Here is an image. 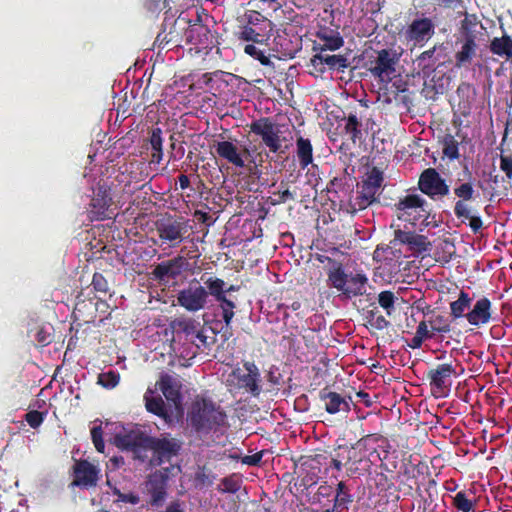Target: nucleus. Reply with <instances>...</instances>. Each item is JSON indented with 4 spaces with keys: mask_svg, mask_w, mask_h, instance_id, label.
Returning <instances> with one entry per match:
<instances>
[{
    "mask_svg": "<svg viewBox=\"0 0 512 512\" xmlns=\"http://www.w3.org/2000/svg\"><path fill=\"white\" fill-rule=\"evenodd\" d=\"M242 480L236 474H231L227 477H224L221 480V484L217 487V490L220 493H231L234 494L238 492L241 488Z\"/></svg>",
    "mask_w": 512,
    "mask_h": 512,
    "instance_id": "obj_38",
    "label": "nucleus"
},
{
    "mask_svg": "<svg viewBox=\"0 0 512 512\" xmlns=\"http://www.w3.org/2000/svg\"><path fill=\"white\" fill-rule=\"evenodd\" d=\"M250 132L259 136L272 153H278L285 138L281 137L280 125L270 117H261L250 124Z\"/></svg>",
    "mask_w": 512,
    "mask_h": 512,
    "instance_id": "obj_8",
    "label": "nucleus"
},
{
    "mask_svg": "<svg viewBox=\"0 0 512 512\" xmlns=\"http://www.w3.org/2000/svg\"><path fill=\"white\" fill-rule=\"evenodd\" d=\"M328 284L335 288L345 299L362 296L366 293L368 278L360 272L346 273L342 264L338 263L328 272Z\"/></svg>",
    "mask_w": 512,
    "mask_h": 512,
    "instance_id": "obj_3",
    "label": "nucleus"
},
{
    "mask_svg": "<svg viewBox=\"0 0 512 512\" xmlns=\"http://www.w3.org/2000/svg\"><path fill=\"white\" fill-rule=\"evenodd\" d=\"M91 439L98 452H104L105 443L103 440V431L100 426H95L91 429Z\"/></svg>",
    "mask_w": 512,
    "mask_h": 512,
    "instance_id": "obj_50",
    "label": "nucleus"
},
{
    "mask_svg": "<svg viewBox=\"0 0 512 512\" xmlns=\"http://www.w3.org/2000/svg\"><path fill=\"white\" fill-rule=\"evenodd\" d=\"M151 451L150 450V447L148 446H139V447H134L131 452L133 454V458L135 460H138L140 461L141 463H145V462H149L150 460V457L148 455V452Z\"/></svg>",
    "mask_w": 512,
    "mask_h": 512,
    "instance_id": "obj_55",
    "label": "nucleus"
},
{
    "mask_svg": "<svg viewBox=\"0 0 512 512\" xmlns=\"http://www.w3.org/2000/svg\"><path fill=\"white\" fill-rule=\"evenodd\" d=\"M184 256L178 255L172 259L157 264L151 272L152 278L159 283H167L170 279L178 278L188 267Z\"/></svg>",
    "mask_w": 512,
    "mask_h": 512,
    "instance_id": "obj_13",
    "label": "nucleus"
},
{
    "mask_svg": "<svg viewBox=\"0 0 512 512\" xmlns=\"http://www.w3.org/2000/svg\"><path fill=\"white\" fill-rule=\"evenodd\" d=\"M363 460V457L360 455L358 456L356 452L353 453V455H349L348 460L346 462V465L348 466L347 471L349 475H354L358 472V464L361 463Z\"/></svg>",
    "mask_w": 512,
    "mask_h": 512,
    "instance_id": "obj_58",
    "label": "nucleus"
},
{
    "mask_svg": "<svg viewBox=\"0 0 512 512\" xmlns=\"http://www.w3.org/2000/svg\"><path fill=\"white\" fill-rule=\"evenodd\" d=\"M311 64L314 67L326 65L329 70H337L339 72H344L350 65L345 55H328L321 52L311 58Z\"/></svg>",
    "mask_w": 512,
    "mask_h": 512,
    "instance_id": "obj_25",
    "label": "nucleus"
},
{
    "mask_svg": "<svg viewBox=\"0 0 512 512\" xmlns=\"http://www.w3.org/2000/svg\"><path fill=\"white\" fill-rule=\"evenodd\" d=\"M148 447L152 452L149 460L151 467L161 466L165 462H171L178 457L183 447V441L170 433H162L158 437L151 436Z\"/></svg>",
    "mask_w": 512,
    "mask_h": 512,
    "instance_id": "obj_5",
    "label": "nucleus"
},
{
    "mask_svg": "<svg viewBox=\"0 0 512 512\" xmlns=\"http://www.w3.org/2000/svg\"><path fill=\"white\" fill-rule=\"evenodd\" d=\"M166 493L163 488L157 489L152 493V504H158L165 497Z\"/></svg>",
    "mask_w": 512,
    "mask_h": 512,
    "instance_id": "obj_62",
    "label": "nucleus"
},
{
    "mask_svg": "<svg viewBox=\"0 0 512 512\" xmlns=\"http://www.w3.org/2000/svg\"><path fill=\"white\" fill-rule=\"evenodd\" d=\"M205 288H207L208 296L211 295L217 300L218 298L226 295V283L220 278H208L204 281Z\"/></svg>",
    "mask_w": 512,
    "mask_h": 512,
    "instance_id": "obj_39",
    "label": "nucleus"
},
{
    "mask_svg": "<svg viewBox=\"0 0 512 512\" xmlns=\"http://www.w3.org/2000/svg\"><path fill=\"white\" fill-rule=\"evenodd\" d=\"M238 39L243 41H251L253 43H262L263 39L260 33L250 26H244L238 34Z\"/></svg>",
    "mask_w": 512,
    "mask_h": 512,
    "instance_id": "obj_48",
    "label": "nucleus"
},
{
    "mask_svg": "<svg viewBox=\"0 0 512 512\" xmlns=\"http://www.w3.org/2000/svg\"><path fill=\"white\" fill-rule=\"evenodd\" d=\"M188 422L196 433L208 435L227 425V414L221 406L203 398L192 404Z\"/></svg>",
    "mask_w": 512,
    "mask_h": 512,
    "instance_id": "obj_1",
    "label": "nucleus"
},
{
    "mask_svg": "<svg viewBox=\"0 0 512 512\" xmlns=\"http://www.w3.org/2000/svg\"><path fill=\"white\" fill-rule=\"evenodd\" d=\"M368 324L376 330H384L390 326V322L378 311L371 310L367 315Z\"/></svg>",
    "mask_w": 512,
    "mask_h": 512,
    "instance_id": "obj_41",
    "label": "nucleus"
},
{
    "mask_svg": "<svg viewBox=\"0 0 512 512\" xmlns=\"http://www.w3.org/2000/svg\"><path fill=\"white\" fill-rule=\"evenodd\" d=\"M46 415L47 412L31 410L25 414V420L31 428L36 429L43 423Z\"/></svg>",
    "mask_w": 512,
    "mask_h": 512,
    "instance_id": "obj_49",
    "label": "nucleus"
},
{
    "mask_svg": "<svg viewBox=\"0 0 512 512\" xmlns=\"http://www.w3.org/2000/svg\"><path fill=\"white\" fill-rule=\"evenodd\" d=\"M429 325L436 335L448 334L452 330L451 320L441 314H435L428 319Z\"/></svg>",
    "mask_w": 512,
    "mask_h": 512,
    "instance_id": "obj_35",
    "label": "nucleus"
},
{
    "mask_svg": "<svg viewBox=\"0 0 512 512\" xmlns=\"http://www.w3.org/2000/svg\"><path fill=\"white\" fill-rule=\"evenodd\" d=\"M319 399L324 402L325 410L329 414L348 413L350 411L349 402L337 392L330 391L327 387L320 390Z\"/></svg>",
    "mask_w": 512,
    "mask_h": 512,
    "instance_id": "obj_22",
    "label": "nucleus"
},
{
    "mask_svg": "<svg viewBox=\"0 0 512 512\" xmlns=\"http://www.w3.org/2000/svg\"><path fill=\"white\" fill-rule=\"evenodd\" d=\"M119 375L114 371L103 372L98 375V383L104 388H114L119 383Z\"/></svg>",
    "mask_w": 512,
    "mask_h": 512,
    "instance_id": "obj_47",
    "label": "nucleus"
},
{
    "mask_svg": "<svg viewBox=\"0 0 512 512\" xmlns=\"http://www.w3.org/2000/svg\"><path fill=\"white\" fill-rule=\"evenodd\" d=\"M200 22V16L197 17ZM184 39L186 44L194 45L199 50L210 48L213 36L207 25L194 23L184 28Z\"/></svg>",
    "mask_w": 512,
    "mask_h": 512,
    "instance_id": "obj_15",
    "label": "nucleus"
},
{
    "mask_svg": "<svg viewBox=\"0 0 512 512\" xmlns=\"http://www.w3.org/2000/svg\"><path fill=\"white\" fill-rule=\"evenodd\" d=\"M91 285L97 292L106 293L109 290L108 282L101 273H94Z\"/></svg>",
    "mask_w": 512,
    "mask_h": 512,
    "instance_id": "obj_52",
    "label": "nucleus"
},
{
    "mask_svg": "<svg viewBox=\"0 0 512 512\" xmlns=\"http://www.w3.org/2000/svg\"><path fill=\"white\" fill-rule=\"evenodd\" d=\"M195 481L200 486L210 485L212 484V480L209 478V475L206 473L205 468H199L195 473Z\"/></svg>",
    "mask_w": 512,
    "mask_h": 512,
    "instance_id": "obj_60",
    "label": "nucleus"
},
{
    "mask_svg": "<svg viewBox=\"0 0 512 512\" xmlns=\"http://www.w3.org/2000/svg\"><path fill=\"white\" fill-rule=\"evenodd\" d=\"M107 485L112 488L113 495L117 496L116 502L129 503L132 505H137L140 502V497L137 494L133 492L123 493L116 486H112L110 481H107Z\"/></svg>",
    "mask_w": 512,
    "mask_h": 512,
    "instance_id": "obj_42",
    "label": "nucleus"
},
{
    "mask_svg": "<svg viewBox=\"0 0 512 512\" xmlns=\"http://www.w3.org/2000/svg\"><path fill=\"white\" fill-rule=\"evenodd\" d=\"M453 506L461 512H472L475 507V499L470 498L466 491H459L453 497Z\"/></svg>",
    "mask_w": 512,
    "mask_h": 512,
    "instance_id": "obj_37",
    "label": "nucleus"
},
{
    "mask_svg": "<svg viewBox=\"0 0 512 512\" xmlns=\"http://www.w3.org/2000/svg\"><path fill=\"white\" fill-rule=\"evenodd\" d=\"M145 407L148 412L164 419H170V414L166 408L163 399L160 396H154L153 392L148 390L144 395Z\"/></svg>",
    "mask_w": 512,
    "mask_h": 512,
    "instance_id": "obj_28",
    "label": "nucleus"
},
{
    "mask_svg": "<svg viewBox=\"0 0 512 512\" xmlns=\"http://www.w3.org/2000/svg\"><path fill=\"white\" fill-rule=\"evenodd\" d=\"M113 205L111 187L105 182L98 183L87 209L89 219L91 221L112 219L116 215V208Z\"/></svg>",
    "mask_w": 512,
    "mask_h": 512,
    "instance_id": "obj_7",
    "label": "nucleus"
},
{
    "mask_svg": "<svg viewBox=\"0 0 512 512\" xmlns=\"http://www.w3.org/2000/svg\"><path fill=\"white\" fill-rule=\"evenodd\" d=\"M150 437L142 431L132 430L123 434H117L115 443L122 450L131 451L134 447L148 446Z\"/></svg>",
    "mask_w": 512,
    "mask_h": 512,
    "instance_id": "obj_24",
    "label": "nucleus"
},
{
    "mask_svg": "<svg viewBox=\"0 0 512 512\" xmlns=\"http://www.w3.org/2000/svg\"><path fill=\"white\" fill-rule=\"evenodd\" d=\"M36 340L42 347L49 345L53 340V335L48 332L44 327L38 328L36 332Z\"/></svg>",
    "mask_w": 512,
    "mask_h": 512,
    "instance_id": "obj_57",
    "label": "nucleus"
},
{
    "mask_svg": "<svg viewBox=\"0 0 512 512\" xmlns=\"http://www.w3.org/2000/svg\"><path fill=\"white\" fill-rule=\"evenodd\" d=\"M436 45L431 49H428L422 52L416 59L418 66L422 69L433 68L436 64V59L434 58V54L436 52Z\"/></svg>",
    "mask_w": 512,
    "mask_h": 512,
    "instance_id": "obj_43",
    "label": "nucleus"
},
{
    "mask_svg": "<svg viewBox=\"0 0 512 512\" xmlns=\"http://www.w3.org/2000/svg\"><path fill=\"white\" fill-rule=\"evenodd\" d=\"M182 31H184V27H179V22L175 21L168 32H166L165 28L159 32L154 41V45L159 48H165L169 44H173L174 46H180L182 43Z\"/></svg>",
    "mask_w": 512,
    "mask_h": 512,
    "instance_id": "obj_26",
    "label": "nucleus"
},
{
    "mask_svg": "<svg viewBox=\"0 0 512 512\" xmlns=\"http://www.w3.org/2000/svg\"><path fill=\"white\" fill-rule=\"evenodd\" d=\"M454 194L459 198L458 201H467L473 199L474 188L472 183L465 182L454 188Z\"/></svg>",
    "mask_w": 512,
    "mask_h": 512,
    "instance_id": "obj_44",
    "label": "nucleus"
},
{
    "mask_svg": "<svg viewBox=\"0 0 512 512\" xmlns=\"http://www.w3.org/2000/svg\"><path fill=\"white\" fill-rule=\"evenodd\" d=\"M428 325V320H423L418 324L416 328V334L420 336L423 340L432 339L436 336L432 328H428Z\"/></svg>",
    "mask_w": 512,
    "mask_h": 512,
    "instance_id": "obj_53",
    "label": "nucleus"
},
{
    "mask_svg": "<svg viewBox=\"0 0 512 512\" xmlns=\"http://www.w3.org/2000/svg\"><path fill=\"white\" fill-rule=\"evenodd\" d=\"M454 214L462 222L469 220V227L474 233H478L483 227V221L479 215L472 213V208L464 201H456Z\"/></svg>",
    "mask_w": 512,
    "mask_h": 512,
    "instance_id": "obj_27",
    "label": "nucleus"
},
{
    "mask_svg": "<svg viewBox=\"0 0 512 512\" xmlns=\"http://www.w3.org/2000/svg\"><path fill=\"white\" fill-rule=\"evenodd\" d=\"M472 298L467 292L461 290L456 300L450 303V316L453 320L459 318L466 319V311L471 308Z\"/></svg>",
    "mask_w": 512,
    "mask_h": 512,
    "instance_id": "obj_29",
    "label": "nucleus"
},
{
    "mask_svg": "<svg viewBox=\"0 0 512 512\" xmlns=\"http://www.w3.org/2000/svg\"><path fill=\"white\" fill-rule=\"evenodd\" d=\"M398 220L410 224L420 231L429 225L430 210L427 201L418 194H407L393 206Z\"/></svg>",
    "mask_w": 512,
    "mask_h": 512,
    "instance_id": "obj_2",
    "label": "nucleus"
},
{
    "mask_svg": "<svg viewBox=\"0 0 512 512\" xmlns=\"http://www.w3.org/2000/svg\"><path fill=\"white\" fill-rule=\"evenodd\" d=\"M208 300V292L196 280L177 294L178 305L189 312H197L205 308Z\"/></svg>",
    "mask_w": 512,
    "mask_h": 512,
    "instance_id": "obj_11",
    "label": "nucleus"
},
{
    "mask_svg": "<svg viewBox=\"0 0 512 512\" xmlns=\"http://www.w3.org/2000/svg\"><path fill=\"white\" fill-rule=\"evenodd\" d=\"M216 301L219 302V306L222 310V318L225 323V326L230 327L232 319L235 315V303L232 300L228 299L226 295L218 298Z\"/></svg>",
    "mask_w": 512,
    "mask_h": 512,
    "instance_id": "obj_40",
    "label": "nucleus"
},
{
    "mask_svg": "<svg viewBox=\"0 0 512 512\" xmlns=\"http://www.w3.org/2000/svg\"><path fill=\"white\" fill-rule=\"evenodd\" d=\"M397 62L398 57L394 51L382 49L377 52L374 65L370 67L369 71L376 78H390L396 72L395 65Z\"/></svg>",
    "mask_w": 512,
    "mask_h": 512,
    "instance_id": "obj_16",
    "label": "nucleus"
},
{
    "mask_svg": "<svg viewBox=\"0 0 512 512\" xmlns=\"http://www.w3.org/2000/svg\"><path fill=\"white\" fill-rule=\"evenodd\" d=\"M418 188L431 199L447 196L450 191L445 179L434 168H427L420 174Z\"/></svg>",
    "mask_w": 512,
    "mask_h": 512,
    "instance_id": "obj_12",
    "label": "nucleus"
},
{
    "mask_svg": "<svg viewBox=\"0 0 512 512\" xmlns=\"http://www.w3.org/2000/svg\"><path fill=\"white\" fill-rule=\"evenodd\" d=\"M353 502V497L346 484L341 481L337 484L336 495L334 499V510H348V505Z\"/></svg>",
    "mask_w": 512,
    "mask_h": 512,
    "instance_id": "obj_34",
    "label": "nucleus"
},
{
    "mask_svg": "<svg viewBox=\"0 0 512 512\" xmlns=\"http://www.w3.org/2000/svg\"><path fill=\"white\" fill-rule=\"evenodd\" d=\"M362 123L358 120L356 114L350 113L347 117L344 118V132L348 136V139L352 141L353 144L356 143L357 140L362 138Z\"/></svg>",
    "mask_w": 512,
    "mask_h": 512,
    "instance_id": "obj_32",
    "label": "nucleus"
},
{
    "mask_svg": "<svg viewBox=\"0 0 512 512\" xmlns=\"http://www.w3.org/2000/svg\"><path fill=\"white\" fill-rule=\"evenodd\" d=\"M100 470L87 460L76 461L73 466V485L78 487H95L99 480Z\"/></svg>",
    "mask_w": 512,
    "mask_h": 512,
    "instance_id": "obj_14",
    "label": "nucleus"
},
{
    "mask_svg": "<svg viewBox=\"0 0 512 512\" xmlns=\"http://www.w3.org/2000/svg\"><path fill=\"white\" fill-rule=\"evenodd\" d=\"M296 153L302 169L307 168L313 162V146L308 138L299 136L296 139Z\"/></svg>",
    "mask_w": 512,
    "mask_h": 512,
    "instance_id": "obj_30",
    "label": "nucleus"
},
{
    "mask_svg": "<svg viewBox=\"0 0 512 512\" xmlns=\"http://www.w3.org/2000/svg\"><path fill=\"white\" fill-rule=\"evenodd\" d=\"M244 52L255 60H258L264 66H269L271 64L270 58L266 56L264 52L258 49L254 44L245 45Z\"/></svg>",
    "mask_w": 512,
    "mask_h": 512,
    "instance_id": "obj_45",
    "label": "nucleus"
},
{
    "mask_svg": "<svg viewBox=\"0 0 512 512\" xmlns=\"http://www.w3.org/2000/svg\"><path fill=\"white\" fill-rule=\"evenodd\" d=\"M149 142L153 151L163 149L162 131L160 128H154L152 130Z\"/></svg>",
    "mask_w": 512,
    "mask_h": 512,
    "instance_id": "obj_54",
    "label": "nucleus"
},
{
    "mask_svg": "<svg viewBox=\"0 0 512 512\" xmlns=\"http://www.w3.org/2000/svg\"><path fill=\"white\" fill-rule=\"evenodd\" d=\"M462 30L464 34V41L461 49L455 54V61L457 67H462L466 64L471 63L473 57L476 55V36L473 31L468 28L467 21L464 20L462 23Z\"/></svg>",
    "mask_w": 512,
    "mask_h": 512,
    "instance_id": "obj_20",
    "label": "nucleus"
},
{
    "mask_svg": "<svg viewBox=\"0 0 512 512\" xmlns=\"http://www.w3.org/2000/svg\"><path fill=\"white\" fill-rule=\"evenodd\" d=\"M179 326L182 328L183 332L187 335L196 334V321L192 319L183 320L179 322Z\"/></svg>",
    "mask_w": 512,
    "mask_h": 512,
    "instance_id": "obj_61",
    "label": "nucleus"
},
{
    "mask_svg": "<svg viewBox=\"0 0 512 512\" xmlns=\"http://www.w3.org/2000/svg\"><path fill=\"white\" fill-rule=\"evenodd\" d=\"M159 389L167 399V401L172 402L177 405L181 401V395L176 385L173 382V379L169 375H164L161 377L158 382Z\"/></svg>",
    "mask_w": 512,
    "mask_h": 512,
    "instance_id": "obj_31",
    "label": "nucleus"
},
{
    "mask_svg": "<svg viewBox=\"0 0 512 512\" xmlns=\"http://www.w3.org/2000/svg\"><path fill=\"white\" fill-rule=\"evenodd\" d=\"M456 375V369L451 363H443L430 369L427 379L432 389L442 392L444 388L451 385V378Z\"/></svg>",
    "mask_w": 512,
    "mask_h": 512,
    "instance_id": "obj_19",
    "label": "nucleus"
},
{
    "mask_svg": "<svg viewBox=\"0 0 512 512\" xmlns=\"http://www.w3.org/2000/svg\"><path fill=\"white\" fill-rule=\"evenodd\" d=\"M191 226L184 217L167 216L156 222V232L163 244L177 247L189 234Z\"/></svg>",
    "mask_w": 512,
    "mask_h": 512,
    "instance_id": "obj_6",
    "label": "nucleus"
},
{
    "mask_svg": "<svg viewBox=\"0 0 512 512\" xmlns=\"http://www.w3.org/2000/svg\"><path fill=\"white\" fill-rule=\"evenodd\" d=\"M214 148L218 157L236 168L247 167V162L254 163L249 148L238 146L237 141H218L214 144Z\"/></svg>",
    "mask_w": 512,
    "mask_h": 512,
    "instance_id": "obj_9",
    "label": "nucleus"
},
{
    "mask_svg": "<svg viewBox=\"0 0 512 512\" xmlns=\"http://www.w3.org/2000/svg\"><path fill=\"white\" fill-rule=\"evenodd\" d=\"M435 34V23L429 17H417L403 31L405 40L414 46L423 47Z\"/></svg>",
    "mask_w": 512,
    "mask_h": 512,
    "instance_id": "obj_10",
    "label": "nucleus"
},
{
    "mask_svg": "<svg viewBox=\"0 0 512 512\" xmlns=\"http://www.w3.org/2000/svg\"><path fill=\"white\" fill-rule=\"evenodd\" d=\"M317 38L322 42L314 45L313 50L323 53L326 50L335 51L344 45V39L338 31L332 29H321L316 34Z\"/></svg>",
    "mask_w": 512,
    "mask_h": 512,
    "instance_id": "obj_23",
    "label": "nucleus"
},
{
    "mask_svg": "<svg viewBox=\"0 0 512 512\" xmlns=\"http://www.w3.org/2000/svg\"><path fill=\"white\" fill-rule=\"evenodd\" d=\"M263 451L257 452L253 455H246L241 458L242 464L248 465V466H258L262 460L263 457Z\"/></svg>",
    "mask_w": 512,
    "mask_h": 512,
    "instance_id": "obj_59",
    "label": "nucleus"
},
{
    "mask_svg": "<svg viewBox=\"0 0 512 512\" xmlns=\"http://www.w3.org/2000/svg\"><path fill=\"white\" fill-rule=\"evenodd\" d=\"M394 241L408 245L410 251L417 253L426 252L431 246L426 236L402 229H396L394 231Z\"/></svg>",
    "mask_w": 512,
    "mask_h": 512,
    "instance_id": "obj_21",
    "label": "nucleus"
},
{
    "mask_svg": "<svg viewBox=\"0 0 512 512\" xmlns=\"http://www.w3.org/2000/svg\"><path fill=\"white\" fill-rule=\"evenodd\" d=\"M166 512H185L184 509L181 507V504L178 501L171 502L166 507Z\"/></svg>",
    "mask_w": 512,
    "mask_h": 512,
    "instance_id": "obj_64",
    "label": "nucleus"
},
{
    "mask_svg": "<svg viewBox=\"0 0 512 512\" xmlns=\"http://www.w3.org/2000/svg\"><path fill=\"white\" fill-rule=\"evenodd\" d=\"M442 152L450 160H456L460 157L459 143L452 134H446L442 140Z\"/></svg>",
    "mask_w": 512,
    "mask_h": 512,
    "instance_id": "obj_36",
    "label": "nucleus"
},
{
    "mask_svg": "<svg viewBox=\"0 0 512 512\" xmlns=\"http://www.w3.org/2000/svg\"><path fill=\"white\" fill-rule=\"evenodd\" d=\"M383 183V172L373 167L356 190L355 196L349 199L347 211L355 214L375 203H379L380 188Z\"/></svg>",
    "mask_w": 512,
    "mask_h": 512,
    "instance_id": "obj_4",
    "label": "nucleus"
},
{
    "mask_svg": "<svg viewBox=\"0 0 512 512\" xmlns=\"http://www.w3.org/2000/svg\"><path fill=\"white\" fill-rule=\"evenodd\" d=\"M379 305L386 310L388 315H391V310L394 309L395 295L392 291L385 290L378 295Z\"/></svg>",
    "mask_w": 512,
    "mask_h": 512,
    "instance_id": "obj_46",
    "label": "nucleus"
},
{
    "mask_svg": "<svg viewBox=\"0 0 512 512\" xmlns=\"http://www.w3.org/2000/svg\"><path fill=\"white\" fill-rule=\"evenodd\" d=\"M243 367L247 373L237 376L238 386L249 392L252 396L258 397L262 391L259 368L254 361H245Z\"/></svg>",
    "mask_w": 512,
    "mask_h": 512,
    "instance_id": "obj_17",
    "label": "nucleus"
},
{
    "mask_svg": "<svg viewBox=\"0 0 512 512\" xmlns=\"http://www.w3.org/2000/svg\"><path fill=\"white\" fill-rule=\"evenodd\" d=\"M500 169L508 179H512V155H500Z\"/></svg>",
    "mask_w": 512,
    "mask_h": 512,
    "instance_id": "obj_56",
    "label": "nucleus"
},
{
    "mask_svg": "<svg viewBox=\"0 0 512 512\" xmlns=\"http://www.w3.org/2000/svg\"><path fill=\"white\" fill-rule=\"evenodd\" d=\"M492 303L487 297L478 299L473 307L467 311V322L475 327H481L493 320Z\"/></svg>",
    "mask_w": 512,
    "mask_h": 512,
    "instance_id": "obj_18",
    "label": "nucleus"
},
{
    "mask_svg": "<svg viewBox=\"0 0 512 512\" xmlns=\"http://www.w3.org/2000/svg\"><path fill=\"white\" fill-rule=\"evenodd\" d=\"M178 183H179V186L182 190H185L187 188H189L190 186V180H189V177L185 174H180L178 176Z\"/></svg>",
    "mask_w": 512,
    "mask_h": 512,
    "instance_id": "obj_63",
    "label": "nucleus"
},
{
    "mask_svg": "<svg viewBox=\"0 0 512 512\" xmlns=\"http://www.w3.org/2000/svg\"><path fill=\"white\" fill-rule=\"evenodd\" d=\"M490 51L498 56L512 57V39L508 35L495 37L490 43Z\"/></svg>",
    "mask_w": 512,
    "mask_h": 512,
    "instance_id": "obj_33",
    "label": "nucleus"
},
{
    "mask_svg": "<svg viewBox=\"0 0 512 512\" xmlns=\"http://www.w3.org/2000/svg\"><path fill=\"white\" fill-rule=\"evenodd\" d=\"M274 199H272V205H279L295 199V194L289 189L278 190L273 192Z\"/></svg>",
    "mask_w": 512,
    "mask_h": 512,
    "instance_id": "obj_51",
    "label": "nucleus"
}]
</instances>
